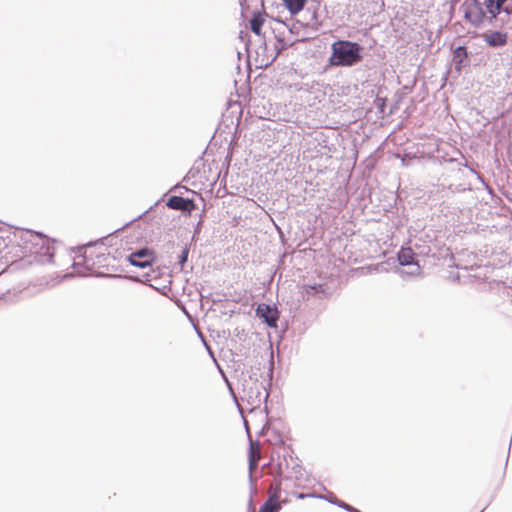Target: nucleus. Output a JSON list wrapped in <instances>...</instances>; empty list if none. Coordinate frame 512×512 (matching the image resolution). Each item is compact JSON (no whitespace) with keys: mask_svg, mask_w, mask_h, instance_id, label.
<instances>
[{"mask_svg":"<svg viewBox=\"0 0 512 512\" xmlns=\"http://www.w3.org/2000/svg\"><path fill=\"white\" fill-rule=\"evenodd\" d=\"M329 62L332 66L349 67L361 61V46L358 43L339 40L332 44Z\"/></svg>","mask_w":512,"mask_h":512,"instance_id":"obj_1","label":"nucleus"},{"mask_svg":"<svg viewBox=\"0 0 512 512\" xmlns=\"http://www.w3.org/2000/svg\"><path fill=\"white\" fill-rule=\"evenodd\" d=\"M460 11L463 13L464 20L474 28L481 27L488 18L484 7L478 0H464L460 5Z\"/></svg>","mask_w":512,"mask_h":512,"instance_id":"obj_2","label":"nucleus"},{"mask_svg":"<svg viewBox=\"0 0 512 512\" xmlns=\"http://www.w3.org/2000/svg\"><path fill=\"white\" fill-rule=\"evenodd\" d=\"M245 395L248 403L253 408L260 407L261 403L266 402L269 397V393L263 383L258 381L254 382L248 389H245Z\"/></svg>","mask_w":512,"mask_h":512,"instance_id":"obj_3","label":"nucleus"},{"mask_svg":"<svg viewBox=\"0 0 512 512\" xmlns=\"http://www.w3.org/2000/svg\"><path fill=\"white\" fill-rule=\"evenodd\" d=\"M155 259L154 253L148 248L139 249L128 256V261L131 265L146 268L150 266Z\"/></svg>","mask_w":512,"mask_h":512,"instance_id":"obj_4","label":"nucleus"},{"mask_svg":"<svg viewBox=\"0 0 512 512\" xmlns=\"http://www.w3.org/2000/svg\"><path fill=\"white\" fill-rule=\"evenodd\" d=\"M256 315L263 319V321L269 326V327H276L277 321L279 318V313L276 307L270 306L265 303H261L258 305L256 309Z\"/></svg>","mask_w":512,"mask_h":512,"instance_id":"obj_5","label":"nucleus"},{"mask_svg":"<svg viewBox=\"0 0 512 512\" xmlns=\"http://www.w3.org/2000/svg\"><path fill=\"white\" fill-rule=\"evenodd\" d=\"M271 490H273V492L270 494L267 501L260 507L259 512H279L282 505L286 503V500L279 501V485H276L274 488L271 487Z\"/></svg>","mask_w":512,"mask_h":512,"instance_id":"obj_6","label":"nucleus"},{"mask_svg":"<svg viewBox=\"0 0 512 512\" xmlns=\"http://www.w3.org/2000/svg\"><path fill=\"white\" fill-rule=\"evenodd\" d=\"M167 206L171 209L188 213L195 209V204L192 200L180 196L170 197L167 201Z\"/></svg>","mask_w":512,"mask_h":512,"instance_id":"obj_7","label":"nucleus"},{"mask_svg":"<svg viewBox=\"0 0 512 512\" xmlns=\"http://www.w3.org/2000/svg\"><path fill=\"white\" fill-rule=\"evenodd\" d=\"M506 0H484L482 3L485 6L488 23L492 24L497 16L501 13L502 7Z\"/></svg>","mask_w":512,"mask_h":512,"instance_id":"obj_8","label":"nucleus"},{"mask_svg":"<svg viewBox=\"0 0 512 512\" xmlns=\"http://www.w3.org/2000/svg\"><path fill=\"white\" fill-rule=\"evenodd\" d=\"M484 39L492 47H501L507 42L506 35L498 31L485 34Z\"/></svg>","mask_w":512,"mask_h":512,"instance_id":"obj_9","label":"nucleus"},{"mask_svg":"<svg viewBox=\"0 0 512 512\" xmlns=\"http://www.w3.org/2000/svg\"><path fill=\"white\" fill-rule=\"evenodd\" d=\"M407 268H403L398 270V274L403 279H406L408 277H419L421 276V267L418 263V261L405 265Z\"/></svg>","mask_w":512,"mask_h":512,"instance_id":"obj_10","label":"nucleus"},{"mask_svg":"<svg viewBox=\"0 0 512 512\" xmlns=\"http://www.w3.org/2000/svg\"><path fill=\"white\" fill-rule=\"evenodd\" d=\"M414 257H415V253L413 252V250L410 247L402 248L398 252V260H399V264L401 266H405L407 264L416 262Z\"/></svg>","mask_w":512,"mask_h":512,"instance_id":"obj_11","label":"nucleus"},{"mask_svg":"<svg viewBox=\"0 0 512 512\" xmlns=\"http://www.w3.org/2000/svg\"><path fill=\"white\" fill-rule=\"evenodd\" d=\"M264 17L261 13H255L250 20L251 30L258 36L261 35V28L264 23Z\"/></svg>","mask_w":512,"mask_h":512,"instance_id":"obj_12","label":"nucleus"},{"mask_svg":"<svg viewBox=\"0 0 512 512\" xmlns=\"http://www.w3.org/2000/svg\"><path fill=\"white\" fill-rule=\"evenodd\" d=\"M302 295L307 298L310 296L316 295L318 293H324V288L322 284H313V285H303L302 286Z\"/></svg>","mask_w":512,"mask_h":512,"instance_id":"obj_13","label":"nucleus"},{"mask_svg":"<svg viewBox=\"0 0 512 512\" xmlns=\"http://www.w3.org/2000/svg\"><path fill=\"white\" fill-rule=\"evenodd\" d=\"M306 0H283L289 12L293 15L299 13L305 4Z\"/></svg>","mask_w":512,"mask_h":512,"instance_id":"obj_14","label":"nucleus"},{"mask_svg":"<svg viewBox=\"0 0 512 512\" xmlns=\"http://www.w3.org/2000/svg\"><path fill=\"white\" fill-rule=\"evenodd\" d=\"M467 58V51L466 48L463 46H459L455 49L453 60L456 63V65L459 67L464 59Z\"/></svg>","mask_w":512,"mask_h":512,"instance_id":"obj_15","label":"nucleus"},{"mask_svg":"<svg viewBox=\"0 0 512 512\" xmlns=\"http://www.w3.org/2000/svg\"><path fill=\"white\" fill-rule=\"evenodd\" d=\"M258 458H259V455L257 457H255L254 446H253V444H251V447H250V459H249L250 470H252V469H254L256 467Z\"/></svg>","mask_w":512,"mask_h":512,"instance_id":"obj_16","label":"nucleus"},{"mask_svg":"<svg viewBox=\"0 0 512 512\" xmlns=\"http://www.w3.org/2000/svg\"><path fill=\"white\" fill-rule=\"evenodd\" d=\"M188 254H189V248L187 246H185L182 250L181 255L179 256V264L181 265V267H183L184 264L187 262Z\"/></svg>","mask_w":512,"mask_h":512,"instance_id":"obj_17","label":"nucleus"},{"mask_svg":"<svg viewBox=\"0 0 512 512\" xmlns=\"http://www.w3.org/2000/svg\"><path fill=\"white\" fill-rule=\"evenodd\" d=\"M338 506H339V507H341V508H343V509H345V510H347L348 512H359V510H358V509H356V508H354V507H352V506L348 505L347 503H345V502H343V501H339V502H338Z\"/></svg>","mask_w":512,"mask_h":512,"instance_id":"obj_18","label":"nucleus"},{"mask_svg":"<svg viewBox=\"0 0 512 512\" xmlns=\"http://www.w3.org/2000/svg\"><path fill=\"white\" fill-rule=\"evenodd\" d=\"M318 497H319V498H324V496H318ZM325 499H326V497H325ZM327 500H328L329 502L334 503V504H337V505H338V502L340 501V500H338L335 496H331L330 498H327Z\"/></svg>","mask_w":512,"mask_h":512,"instance_id":"obj_19","label":"nucleus"},{"mask_svg":"<svg viewBox=\"0 0 512 512\" xmlns=\"http://www.w3.org/2000/svg\"><path fill=\"white\" fill-rule=\"evenodd\" d=\"M502 10L506 13V14H512V5H507L505 7H502Z\"/></svg>","mask_w":512,"mask_h":512,"instance_id":"obj_20","label":"nucleus"},{"mask_svg":"<svg viewBox=\"0 0 512 512\" xmlns=\"http://www.w3.org/2000/svg\"><path fill=\"white\" fill-rule=\"evenodd\" d=\"M313 496H314L313 494H304V493H298L296 495V497L299 498V499H304L306 497H313Z\"/></svg>","mask_w":512,"mask_h":512,"instance_id":"obj_21","label":"nucleus"},{"mask_svg":"<svg viewBox=\"0 0 512 512\" xmlns=\"http://www.w3.org/2000/svg\"><path fill=\"white\" fill-rule=\"evenodd\" d=\"M249 511H250V512H253V511H254V506H253L252 498H250V500H249Z\"/></svg>","mask_w":512,"mask_h":512,"instance_id":"obj_22","label":"nucleus"},{"mask_svg":"<svg viewBox=\"0 0 512 512\" xmlns=\"http://www.w3.org/2000/svg\"><path fill=\"white\" fill-rule=\"evenodd\" d=\"M377 101L381 102V103H380V106H383V105H384V99H379V98H378V99H377Z\"/></svg>","mask_w":512,"mask_h":512,"instance_id":"obj_23","label":"nucleus"},{"mask_svg":"<svg viewBox=\"0 0 512 512\" xmlns=\"http://www.w3.org/2000/svg\"><path fill=\"white\" fill-rule=\"evenodd\" d=\"M31 236H32V237H39V238H41V237H42V235H41V234H39V233H36L35 235L31 234Z\"/></svg>","mask_w":512,"mask_h":512,"instance_id":"obj_24","label":"nucleus"},{"mask_svg":"<svg viewBox=\"0 0 512 512\" xmlns=\"http://www.w3.org/2000/svg\"><path fill=\"white\" fill-rule=\"evenodd\" d=\"M79 265H80V262H75V263L73 264V266H74L75 268H77Z\"/></svg>","mask_w":512,"mask_h":512,"instance_id":"obj_25","label":"nucleus"},{"mask_svg":"<svg viewBox=\"0 0 512 512\" xmlns=\"http://www.w3.org/2000/svg\"><path fill=\"white\" fill-rule=\"evenodd\" d=\"M77 273H78L79 275H85V273H84V272H82V271H80V270H78V271H77Z\"/></svg>","mask_w":512,"mask_h":512,"instance_id":"obj_26","label":"nucleus"},{"mask_svg":"<svg viewBox=\"0 0 512 512\" xmlns=\"http://www.w3.org/2000/svg\"><path fill=\"white\" fill-rule=\"evenodd\" d=\"M4 298V294L0 296V301Z\"/></svg>","mask_w":512,"mask_h":512,"instance_id":"obj_27","label":"nucleus"},{"mask_svg":"<svg viewBox=\"0 0 512 512\" xmlns=\"http://www.w3.org/2000/svg\"><path fill=\"white\" fill-rule=\"evenodd\" d=\"M512 2V0H510Z\"/></svg>","mask_w":512,"mask_h":512,"instance_id":"obj_28","label":"nucleus"},{"mask_svg":"<svg viewBox=\"0 0 512 512\" xmlns=\"http://www.w3.org/2000/svg\"><path fill=\"white\" fill-rule=\"evenodd\" d=\"M359 512H361V511H359Z\"/></svg>","mask_w":512,"mask_h":512,"instance_id":"obj_29","label":"nucleus"}]
</instances>
